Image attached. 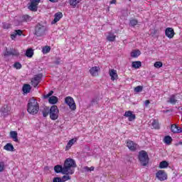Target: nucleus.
Instances as JSON below:
<instances>
[{
  "mask_svg": "<svg viewBox=\"0 0 182 182\" xmlns=\"http://www.w3.org/2000/svg\"><path fill=\"white\" fill-rule=\"evenodd\" d=\"M27 112L30 114H38L39 112V103L35 98H31L27 105Z\"/></svg>",
  "mask_w": 182,
  "mask_h": 182,
  "instance_id": "nucleus-1",
  "label": "nucleus"
},
{
  "mask_svg": "<svg viewBox=\"0 0 182 182\" xmlns=\"http://www.w3.org/2000/svg\"><path fill=\"white\" fill-rule=\"evenodd\" d=\"M50 119L51 120H58L59 118V109L58 106L53 105L49 109Z\"/></svg>",
  "mask_w": 182,
  "mask_h": 182,
  "instance_id": "nucleus-2",
  "label": "nucleus"
},
{
  "mask_svg": "<svg viewBox=\"0 0 182 182\" xmlns=\"http://www.w3.org/2000/svg\"><path fill=\"white\" fill-rule=\"evenodd\" d=\"M139 160L141 166H147L149 164V155L145 151H141L139 155Z\"/></svg>",
  "mask_w": 182,
  "mask_h": 182,
  "instance_id": "nucleus-3",
  "label": "nucleus"
},
{
  "mask_svg": "<svg viewBox=\"0 0 182 182\" xmlns=\"http://www.w3.org/2000/svg\"><path fill=\"white\" fill-rule=\"evenodd\" d=\"M45 32H46V27L42 24H38L36 26L35 35H36V36H43V35H45Z\"/></svg>",
  "mask_w": 182,
  "mask_h": 182,
  "instance_id": "nucleus-4",
  "label": "nucleus"
},
{
  "mask_svg": "<svg viewBox=\"0 0 182 182\" xmlns=\"http://www.w3.org/2000/svg\"><path fill=\"white\" fill-rule=\"evenodd\" d=\"M65 102L69 106L71 110H76V104L72 97H66L65 98Z\"/></svg>",
  "mask_w": 182,
  "mask_h": 182,
  "instance_id": "nucleus-5",
  "label": "nucleus"
},
{
  "mask_svg": "<svg viewBox=\"0 0 182 182\" xmlns=\"http://www.w3.org/2000/svg\"><path fill=\"white\" fill-rule=\"evenodd\" d=\"M156 178L159 181H165L167 180V173L165 171L159 170L156 173Z\"/></svg>",
  "mask_w": 182,
  "mask_h": 182,
  "instance_id": "nucleus-6",
  "label": "nucleus"
},
{
  "mask_svg": "<svg viewBox=\"0 0 182 182\" xmlns=\"http://www.w3.org/2000/svg\"><path fill=\"white\" fill-rule=\"evenodd\" d=\"M39 2H41V0H31L28 9L33 11V12H36V11H38V5H39Z\"/></svg>",
  "mask_w": 182,
  "mask_h": 182,
  "instance_id": "nucleus-7",
  "label": "nucleus"
},
{
  "mask_svg": "<svg viewBox=\"0 0 182 182\" xmlns=\"http://www.w3.org/2000/svg\"><path fill=\"white\" fill-rule=\"evenodd\" d=\"M43 77V75L38 74L34 76V77L31 80V85L33 87H36L39 83H41V79Z\"/></svg>",
  "mask_w": 182,
  "mask_h": 182,
  "instance_id": "nucleus-8",
  "label": "nucleus"
},
{
  "mask_svg": "<svg viewBox=\"0 0 182 182\" xmlns=\"http://www.w3.org/2000/svg\"><path fill=\"white\" fill-rule=\"evenodd\" d=\"M89 72L91 76H93L94 77L96 76H99V72H100V67L94 66L90 69Z\"/></svg>",
  "mask_w": 182,
  "mask_h": 182,
  "instance_id": "nucleus-9",
  "label": "nucleus"
},
{
  "mask_svg": "<svg viewBox=\"0 0 182 182\" xmlns=\"http://www.w3.org/2000/svg\"><path fill=\"white\" fill-rule=\"evenodd\" d=\"M1 116L6 117V116H9V113H11V107L8 105H4L1 109Z\"/></svg>",
  "mask_w": 182,
  "mask_h": 182,
  "instance_id": "nucleus-10",
  "label": "nucleus"
},
{
  "mask_svg": "<svg viewBox=\"0 0 182 182\" xmlns=\"http://www.w3.org/2000/svg\"><path fill=\"white\" fill-rule=\"evenodd\" d=\"M127 147H128L131 151H136V150H137V144L132 140L127 141Z\"/></svg>",
  "mask_w": 182,
  "mask_h": 182,
  "instance_id": "nucleus-11",
  "label": "nucleus"
},
{
  "mask_svg": "<svg viewBox=\"0 0 182 182\" xmlns=\"http://www.w3.org/2000/svg\"><path fill=\"white\" fill-rule=\"evenodd\" d=\"M4 56H19V51L15 48H11L9 51L6 50L4 53Z\"/></svg>",
  "mask_w": 182,
  "mask_h": 182,
  "instance_id": "nucleus-12",
  "label": "nucleus"
},
{
  "mask_svg": "<svg viewBox=\"0 0 182 182\" xmlns=\"http://www.w3.org/2000/svg\"><path fill=\"white\" fill-rule=\"evenodd\" d=\"M165 35L169 39H173V38H174V35H176V33H174V29H173V28H167L165 30Z\"/></svg>",
  "mask_w": 182,
  "mask_h": 182,
  "instance_id": "nucleus-13",
  "label": "nucleus"
},
{
  "mask_svg": "<svg viewBox=\"0 0 182 182\" xmlns=\"http://www.w3.org/2000/svg\"><path fill=\"white\" fill-rule=\"evenodd\" d=\"M63 166H67L68 167H72V168H76V162L75 161V160L68 158L67 159H65Z\"/></svg>",
  "mask_w": 182,
  "mask_h": 182,
  "instance_id": "nucleus-14",
  "label": "nucleus"
},
{
  "mask_svg": "<svg viewBox=\"0 0 182 182\" xmlns=\"http://www.w3.org/2000/svg\"><path fill=\"white\" fill-rule=\"evenodd\" d=\"M63 174L66 175H72L75 173V168H72L71 166H68L66 165H63Z\"/></svg>",
  "mask_w": 182,
  "mask_h": 182,
  "instance_id": "nucleus-15",
  "label": "nucleus"
},
{
  "mask_svg": "<svg viewBox=\"0 0 182 182\" xmlns=\"http://www.w3.org/2000/svg\"><path fill=\"white\" fill-rule=\"evenodd\" d=\"M124 116V117H128L129 122H133L136 119V114H133L132 111H126Z\"/></svg>",
  "mask_w": 182,
  "mask_h": 182,
  "instance_id": "nucleus-16",
  "label": "nucleus"
},
{
  "mask_svg": "<svg viewBox=\"0 0 182 182\" xmlns=\"http://www.w3.org/2000/svg\"><path fill=\"white\" fill-rule=\"evenodd\" d=\"M63 17V14L62 12H58L54 15V20L51 22L52 25H54V23H56L57 22H59L60 19Z\"/></svg>",
  "mask_w": 182,
  "mask_h": 182,
  "instance_id": "nucleus-17",
  "label": "nucleus"
},
{
  "mask_svg": "<svg viewBox=\"0 0 182 182\" xmlns=\"http://www.w3.org/2000/svg\"><path fill=\"white\" fill-rule=\"evenodd\" d=\"M23 33L22 30H16L11 34V38L12 41H14L16 38V36H21Z\"/></svg>",
  "mask_w": 182,
  "mask_h": 182,
  "instance_id": "nucleus-18",
  "label": "nucleus"
},
{
  "mask_svg": "<svg viewBox=\"0 0 182 182\" xmlns=\"http://www.w3.org/2000/svg\"><path fill=\"white\" fill-rule=\"evenodd\" d=\"M109 76L111 77V80H117L119 75H117V71L116 70H109Z\"/></svg>",
  "mask_w": 182,
  "mask_h": 182,
  "instance_id": "nucleus-19",
  "label": "nucleus"
},
{
  "mask_svg": "<svg viewBox=\"0 0 182 182\" xmlns=\"http://www.w3.org/2000/svg\"><path fill=\"white\" fill-rule=\"evenodd\" d=\"M171 132H172V133H181L182 129H181V127H178L176 124H172L171 126Z\"/></svg>",
  "mask_w": 182,
  "mask_h": 182,
  "instance_id": "nucleus-20",
  "label": "nucleus"
},
{
  "mask_svg": "<svg viewBox=\"0 0 182 182\" xmlns=\"http://www.w3.org/2000/svg\"><path fill=\"white\" fill-rule=\"evenodd\" d=\"M76 141H77V138H73L72 139H70L68 144L67 146H65V150L68 151L70 149V147H72L75 143Z\"/></svg>",
  "mask_w": 182,
  "mask_h": 182,
  "instance_id": "nucleus-21",
  "label": "nucleus"
},
{
  "mask_svg": "<svg viewBox=\"0 0 182 182\" xmlns=\"http://www.w3.org/2000/svg\"><path fill=\"white\" fill-rule=\"evenodd\" d=\"M10 137L13 139L14 141H18V132L16 131H11L10 132Z\"/></svg>",
  "mask_w": 182,
  "mask_h": 182,
  "instance_id": "nucleus-22",
  "label": "nucleus"
},
{
  "mask_svg": "<svg viewBox=\"0 0 182 182\" xmlns=\"http://www.w3.org/2000/svg\"><path fill=\"white\" fill-rule=\"evenodd\" d=\"M141 55V52L139 50H134L131 52V58H139Z\"/></svg>",
  "mask_w": 182,
  "mask_h": 182,
  "instance_id": "nucleus-23",
  "label": "nucleus"
},
{
  "mask_svg": "<svg viewBox=\"0 0 182 182\" xmlns=\"http://www.w3.org/2000/svg\"><path fill=\"white\" fill-rule=\"evenodd\" d=\"M151 126L154 127V129L159 130V129H160V123H159V120L153 119L151 122Z\"/></svg>",
  "mask_w": 182,
  "mask_h": 182,
  "instance_id": "nucleus-24",
  "label": "nucleus"
},
{
  "mask_svg": "<svg viewBox=\"0 0 182 182\" xmlns=\"http://www.w3.org/2000/svg\"><path fill=\"white\" fill-rule=\"evenodd\" d=\"M48 102L50 105H56V103H58V97L52 96L49 97Z\"/></svg>",
  "mask_w": 182,
  "mask_h": 182,
  "instance_id": "nucleus-25",
  "label": "nucleus"
},
{
  "mask_svg": "<svg viewBox=\"0 0 182 182\" xmlns=\"http://www.w3.org/2000/svg\"><path fill=\"white\" fill-rule=\"evenodd\" d=\"M132 67L134 68V69H139V68L141 67V62L134 61L132 62Z\"/></svg>",
  "mask_w": 182,
  "mask_h": 182,
  "instance_id": "nucleus-26",
  "label": "nucleus"
},
{
  "mask_svg": "<svg viewBox=\"0 0 182 182\" xmlns=\"http://www.w3.org/2000/svg\"><path fill=\"white\" fill-rule=\"evenodd\" d=\"M54 171H55L56 173H62V174H63V166L60 165H57L54 166Z\"/></svg>",
  "mask_w": 182,
  "mask_h": 182,
  "instance_id": "nucleus-27",
  "label": "nucleus"
},
{
  "mask_svg": "<svg viewBox=\"0 0 182 182\" xmlns=\"http://www.w3.org/2000/svg\"><path fill=\"white\" fill-rule=\"evenodd\" d=\"M31 85L29 84H26L23 86V93H29L31 92Z\"/></svg>",
  "mask_w": 182,
  "mask_h": 182,
  "instance_id": "nucleus-28",
  "label": "nucleus"
},
{
  "mask_svg": "<svg viewBox=\"0 0 182 182\" xmlns=\"http://www.w3.org/2000/svg\"><path fill=\"white\" fill-rule=\"evenodd\" d=\"M4 150H6L7 151H14V145L11 144H7L4 146Z\"/></svg>",
  "mask_w": 182,
  "mask_h": 182,
  "instance_id": "nucleus-29",
  "label": "nucleus"
},
{
  "mask_svg": "<svg viewBox=\"0 0 182 182\" xmlns=\"http://www.w3.org/2000/svg\"><path fill=\"white\" fill-rule=\"evenodd\" d=\"M168 103H171V105H176V103H177V99H176V95H171L168 100Z\"/></svg>",
  "mask_w": 182,
  "mask_h": 182,
  "instance_id": "nucleus-30",
  "label": "nucleus"
},
{
  "mask_svg": "<svg viewBox=\"0 0 182 182\" xmlns=\"http://www.w3.org/2000/svg\"><path fill=\"white\" fill-rule=\"evenodd\" d=\"M82 1V0H70V5L73 6V8H76V5H77V4H80Z\"/></svg>",
  "mask_w": 182,
  "mask_h": 182,
  "instance_id": "nucleus-31",
  "label": "nucleus"
},
{
  "mask_svg": "<svg viewBox=\"0 0 182 182\" xmlns=\"http://www.w3.org/2000/svg\"><path fill=\"white\" fill-rule=\"evenodd\" d=\"M164 143H166V144H171V142L173 141V138H171V136H166L164 137Z\"/></svg>",
  "mask_w": 182,
  "mask_h": 182,
  "instance_id": "nucleus-32",
  "label": "nucleus"
},
{
  "mask_svg": "<svg viewBox=\"0 0 182 182\" xmlns=\"http://www.w3.org/2000/svg\"><path fill=\"white\" fill-rule=\"evenodd\" d=\"M168 167V162L163 161L159 164V168H167Z\"/></svg>",
  "mask_w": 182,
  "mask_h": 182,
  "instance_id": "nucleus-33",
  "label": "nucleus"
},
{
  "mask_svg": "<svg viewBox=\"0 0 182 182\" xmlns=\"http://www.w3.org/2000/svg\"><path fill=\"white\" fill-rule=\"evenodd\" d=\"M107 39L109 41V42H114V41H116V36L113 33H110L107 37Z\"/></svg>",
  "mask_w": 182,
  "mask_h": 182,
  "instance_id": "nucleus-34",
  "label": "nucleus"
},
{
  "mask_svg": "<svg viewBox=\"0 0 182 182\" xmlns=\"http://www.w3.org/2000/svg\"><path fill=\"white\" fill-rule=\"evenodd\" d=\"M26 56H27V58H32V56H33V50L32 48L27 49Z\"/></svg>",
  "mask_w": 182,
  "mask_h": 182,
  "instance_id": "nucleus-35",
  "label": "nucleus"
},
{
  "mask_svg": "<svg viewBox=\"0 0 182 182\" xmlns=\"http://www.w3.org/2000/svg\"><path fill=\"white\" fill-rule=\"evenodd\" d=\"M6 168V165L4 161H0V173L5 171Z\"/></svg>",
  "mask_w": 182,
  "mask_h": 182,
  "instance_id": "nucleus-36",
  "label": "nucleus"
},
{
  "mask_svg": "<svg viewBox=\"0 0 182 182\" xmlns=\"http://www.w3.org/2000/svg\"><path fill=\"white\" fill-rule=\"evenodd\" d=\"M134 92L136 93H140V92H143V86L139 85L134 89Z\"/></svg>",
  "mask_w": 182,
  "mask_h": 182,
  "instance_id": "nucleus-37",
  "label": "nucleus"
},
{
  "mask_svg": "<svg viewBox=\"0 0 182 182\" xmlns=\"http://www.w3.org/2000/svg\"><path fill=\"white\" fill-rule=\"evenodd\" d=\"M43 53H49L50 52V47L46 46L43 48L42 50Z\"/></svg>",
  "mask_w": 182,
  "mask_h": 182,
  "instance_id": "nucleus-38",
  "label": "nucleus"
},
{
  "mask_svg": "<svg viewBox=\"0 0 182 182\" xmlns=\"http://www.w3.org/2000/svg\"><path fill=\"white\" fill-rule=\"evenodd\" d=\"M22 19L23 22H29L31 21V16L29 15H24L22 16Z\"/></svg>",
  "mask_w": 182,
  "mask_h": 182,
  "instance_id": "nucleus-39",
  "label": "nucleus"
},
{
  "mask_svg": "<svg viewBox=\"0 0 182 182\" xmlns=\"http://www.w3.org/2000/svg\"><path fill=\"white\" fill-rule=\"evenodd\" d=\"M154 68H156L157 69L163 67V63L160 61H157L154 65Z\"/></svg>",
  "mask_w": 182,
  "mask_h": 182,
  "instance_id": "nucleus-40",
  "label": "nucleus"
},
{
  "mask_svg": "<svg viewBox=\"0 0 182 182\" xmlns=\"http://www.w3.org/2000/svg\"><path fill=\"white\" fill-rule=\"evenodd\" d=\"M83 170H84L85 171H87V172H89V171H95V167H94V166H91V167L90 168V167H88V166H84V167H83Z\"/></svg>",
  "mask_w": 182,
  "mask_h": 182,
  "instance_id": "nucleus-41",
  "label": "nucleus"
},
{
  "mask_svg": "<svg viewBox=\"0 0 182 182\" xmlns=\"http://www.w3.org/2000/svg\"><path fill=\"white\" fill-rule=\"evenodd\" d=\"M14 68L15 69H21L22 65L19 62H16L14 64Z\"/></svg>",
  "mask_w": 182,
  "mask_h": 182,
  "instance_id": "nucleus-42",
  "label": "nucleus"
},
{
  "mask_svg": "<svg viewBox=\"0 0 182 182\" xmlns=\"http://www.w3.org/2000/svg\"><path fill=\"white\" fill-rule=\"evenodd\" d=\"M68 180H70V176H69L68 175L63 176L61 178V182L68 181Z\"/></svg>",
  "mask_w": 182,
  "mask_h": 182,
  "instance_id": "nucleus-43",
  "label": "nucleus"
},
{
  "mask_svg": "<svg viewBox=\"0 0 182 182\" xmlns=\"http://www.w3.org/2000/svg\"><path fill=\"white\" fill-rule=\"evenodd\" d=\"M2 28L4 29H9V28H11V24L8 23H3Z\"/></svg>",
  "mask_w": 182,
  "mask_h": 182,
  "instance_id": "nucleus-44",
  "label": "nucleus"
},
{
  "mask_svg": "<svg viewBox=\"0 0 182 182\" xmlns=\"http://www.w3.org/2000/svg\"><path fill=\"white\" fill-rule=\"evenodd\" d=\"M137 23H138V21L136 19H132L130 21L131 26H136V25H137Z\"/></svg>",
  "mask_w": 182,
  "mask_h": 182,
  "instance_id": "nucleus-45",
  "label": "nucleus"
},
{
  "mask_svg": "<svg viewBox=\"0 0 182 182\" xmlns=\"http://www.w3.org/2000/svg\"><path fill=\"white\" fill-rule=\"evenodd\" d=\"M52 95H53V91L51 90L50 91V92L47 95H44V99H48V97H50V96H52Z\"/></svg>",
  "mask_w": 182,
  "mask_h": 182,
  "instance_id": "nucleus-46",
  "label": "nucleus"
},
{
  "mask_svg": "<svg viewBox=\"0 0 182 182\" xmlns=\"http://www.w3.org/2000/svg\"><path fill=\"white\" fill-rule=\"evenodd\" d=\"M97 102H99V100L97 98H94L91 101V105H97Z\"/></svg>",
  "mask_w": 182,
  "mask_h": 182,
  "instance_id": "nucleus-47",
  "label": "nucleus"
},
{
  "mask_svg": "<svg viewBox=\"0 0 182 182\" xmlns=\"http://www.w3.org/2000/svg\"><path fill=\"white\" fill-rule=\"evenodd\" d=\"M49 114V109H45L43 111V117H46Z\"/></svg>",
  "mask_w": 182,
  "mask_h": 182,
  "instance_id": "nucleus-48",
  "label": "nucleus"
},
{
  "mask_svg": "<svg viewBox=\"0 0 182 182\" xmlns=\"http://www.w3.org/2000/svg\"><path fill=\"white\" fill-rule=\"evenodd\" d=\"M53 182H62V179L61 178L56 177L53 178Z\"/></svg>",
  "mask_w": 182,
  "mask_h": 182,
  "instance_id": "nucleus-49",
  "label": "nucleus"
},
{
  "mask_svg": "<svg viewBox=\"0 0 182 182\" xmlns=\"http://www.w3.org/2000/svg\"><path fill=\"white\" fill-rule=\"evenodd\" d=\"M144 105H145V106L147 107V106H149V105H150V100H146L144 102Z\"/></svg>",
  "mask_w": 182,
  "mask_h": 182,
  "instance_id": "nucleus-50",
  "label": "nucleus"
},
{
  "mask_svg": "<svg viewBox=\"0 0 182 182\" xmlns=\"http://www.w3.org/2000/svg\"><path fill=\"white\" fill-rule=\"evenodd\" d=\"M50 2H53V3H55V2H58V1L59 0H49Z\"/></svg>",
  "mask_w": 182,
  "mask_h": 182,
  "instance_id": "nucleus-51",
  "label": "nucleus"
},
{
  "mask_svg": "<svg viewBox=\"0 0 182 182\" xmlns=\"http://www.w3.org/2000/svg\"><path fill=\"white\" fill-rule=\"evenodd\" d=\"M111 4H116V0H112L110 1Z\"/></svg>",
  "mask_w": 182,
  "mask_h": 182,
  "instance_id": "nucleus-52",
  "label": "nucleus"
},
{
  "mask_svg": "<svg viewBox=\"0 0 182 182\" xmlns=\"http://www.w3.org/2000/svg\"><path fill=\"white\" fill-rule=\"evenodd\" d=\"M56 64H57V65H59V61L56 62Z\"/></svg>",
  "mask_w": 182,
  "mask_h": 182,
  "instance_id": "nucleus-53",
  "label": "nucleus"
},
{
  "mask_svg": "<svg viewBox=\"0 0 182 182\" xmlns=\"http://www.w3.org/2000/svg\"><path fill=\"white\" fill-rule=\"evenodd\" d=\"M179 144H181L182 145V141H181V142H180Z\"/></svg>",
  "mask_w": 182,
  "mask_h": 182,
  "instance_id": "nucleus-54",
  "label": "nucleus"
}]
</instances>
